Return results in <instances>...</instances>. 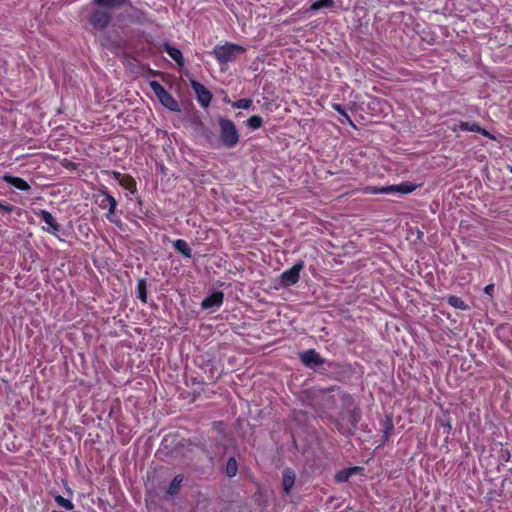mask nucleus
<instances>
[{"instance_id":"f257e3e1","label":"nucleus","mask_w":512,"mask_h":512,"mask_svg":"<svg viewBox=\"0 0 512 512\" xmlns=\"http://www.w3.org/2000/svg\"><path fill=\"white\" fill-rule=\"evenodd\" d=\"M246 52V48L232 43L226 42L223 45H216L213 49V55L218 63L223 66L235 61L238 57Z\"/></svg>"},{"instance_id":"f03ea898","label":"nucleus","mask_w":512,"mask_h":512,"mask_svg":"<svg viewBox=\"0 0 512 512\" xmlns=\"http://www.w3.org/2000/svg\"><path fill=\"white\" fill-rule=\"evenodd\" d=\"M220 140L227 148H233L239 143V133L235 124L225 118L219 119Z\"/></svg>"},{"instance_id":"7ed1b4c3","label":"nucleus","mask_w":512,"mask_h":512,"mask_svg":"<svg viewBox=\"0 0 512 512\" xmlns=\"http://www.w3.org/2000/svg\"><path fill=\"white\" fill-rule=\"evenodd\" d=\"M95 197L99 207L101 209H107L106 218L110 222H114V215L117 207L116 199L108 192L105 187L100 188Z\"/></svg>"},{"instance_id":"20e7f679","label":"nucleus","mask_w":512,"mask_h":512,"mask_svg":"<svg viewBox=\"0 0 512 512\" xmlns=\"http://www.w3.org/2000/svg\"><path fill=\"white\" fill-rule=\"evenodd\" d=\"M150 87L163 106L171 111H179V103L170 93L165 90V88L159 82H150Z\"/></svg>"},{"instance_id":"39448f33","label":"nucleus","mask_w":512,"mask_h":512,"mask_svg":"<svg viewBox=\"0 0 512 512\" xmlns=\"http://www.w3.org/2000/svg\"><path fill=\"white\" fill-rule=\"evenodd\" d=\"M415 186L408 183H400L397 185H389L383 187L370 186L367 187V192L371 194H391V193H400V194H409L415 190Z\"/></svg>"},{"instance_id":"423d86ee","label":"nucleus","mask_w":512,"mask_h":512,"mask_svg":"<svg viewBox=\"0 0 512 512\" xmlns=\"http://www.w3.org/2000/svg\"><path fill=\"white\" fill-rule=\"evenodd\" d=\"M304 268L302 261L295 263L290 269L283 271L279 277L281 286L289 287L295 285L300 278V272Z\"/></svg>"},{"instance_id":"0eeeda50","label":"nucleus","mask_w":512,"mask_h":512,"mask_svg":"<svg viewBox=\"0 0 512 512\" xmlns=\"http://www.w3.org/2000/svg\"><path fill=\"white\" fill-rule=\"evenodd\" d=\"M110 19V13L104 8H99L92 13L90 23L95 29L103 30L109 24Z\"/></svg>"},{"instance_id":"6e6552de","label":"nucleus","mask_w":512,"mask_h":512,"mask_svg":"<svg viewBox=\"0 0 512 512\" xmlns=\"http://www.w3.org/2000/svg\"><path fill=\"white\" fill-rule=\"evenodd\" d=\"M300 359L302 363L311 369H316L317 367L324 364V359L317 353L314 349H310L300 353Z\"/></svg>"},{"instance_id":"1a4fd4ad","label":"nucleus","mask_w":512,"mask_h":512,"mask_svg":"<svg viewBox=\"0 0 512 512\" xmlns=\"http://www.w3.org/2000/svg\"><path fill=\"white\" fill-rule=\"evenodd\" d=\"M191 87L197 96L198 102L203 107H208L212 99V94L210 91L206 89L204 85L195 80H191Z\"/></svg>"},{"instance_id":"9d476101","label":"nucleus","mask_w":512,"mask_h":512,"mask_svg":"<svg viewBox=\"0 0 512 512\" xmlns=\"http://www.w3.org/2000/svg\"><path fill=\"white\" fill-rule=\"evenodd\" d=\"M36 215L47 225L44 228L45 231L51 234H56L60 231L61 226L53 217V215L47 210H40L36 213Z\"/></svg>"},{"instance_id":"9b49d317","label":"nucleus","mask_w":512,"mask_h":512,"mask_svg":"<svg viewBox=\"0 0 512 512\" xmlns=\"http://www.w3.org/2000/svg\"><path fill=\"white\" fill-rule=\"evenodd\" d=\"M313 393L315 398L321 401L319 407L315 406L316 410L329 409L334 405V396L331 393L323 390H316Z\"/></svg>"},{"instance_id":"f8f14e48","label":"nucleus","mask_w":512,"mask_h":512,"mask_svg":"<svg viewBox=\"0 0 512 512\" xmlns=\"http://www.w3.org/2000/svg\"><path fill=\"white\" fill-rule=\"evenodd\" d=\"M224 295L222 292H214L207 296L201 303L203 309L219 308L223 303Z\"/></svg>"},{"instance_id":"ddd939ff","label":"nucleus","mask_w":512,"mask_h":512,"mask_svg":"<svg viewBox=\"0 0 512 512\" xmlns=\"http://www.w3.org/2000/svg\"><path fill=\"white\" fill-rule=\"evenodd\" d=\"M459 129L462 131H470V132H476L479 133L485 137H488L490 139H494L493 135L490 134L489 131L482 128L478 123L476 122H460L458 125Z\"/></svg>"},{"instance_id":"4468645a","label":"nucleus","mask_w":512,"mask_h":512,"mask_svg":"<svg viewBox=\"0 0 512 512\" xmlns=\"http://www.w3.org/2000/svg\"><path fill=\"white\" fill-rule=\"evenodd\" d=\"M163 49L177 63L178 66L182 67L184 65L182 52L178 48L173 47L169 43H164Z\"/></svg>"},{"instance_id":"2eb2a0df","label":"nucleus","mask_w":512,"mask_h":512,"mask_svg":"<svg viewBox=\"0 0 512 512\" xmlns=\"http://www.w3.org/2000/svg\"><path fill=\"white\" fill-rule=\"evenodd\" d=\"M3 180L13 186L14 188L18 189V190H21V191H28L30 190V185L22 178H19V177H14V176H9V175H5L3 177Z\"/></svg>"},{"instance_id":"dca6fc26","label":"nucleus","mask_w":512,"mask_h":512,"mask_svg":"<svg viewBox=\"0 0 512 512\" xmlns=\"http://www.w3.org/2000/svg\"><path fill=\"white\" fill-rule=\"evenodd\" d=\"M295 479H296V475L293 470L285 469L283 471L282 485H283V490L286 494H288L290 492V490L292 489V487L295 483Z\"/></svg>"},{"instance_id":"f3484780","label":"nucleus","mask_w":512,"mask_h":512,"mask_svg":"<svg viewBox=\"0 0 512 512\" xmlns=\"http://www.w3.org/2000/svg\"><path fill=\"white\" fill-rule=\"evenodd\" d=\"M174 249L182 254L186 258L192 257V250L189 247L188 243L183 239H177L173 242Z\"/></svg>"},{"instance_id":"a211bd4d","label":"nucleus","mask_w":512,"mask_h":512,"mask_svg":"<svg viewBox=\"0 0 512 512\" xmlns=\"http://www.w3.org/2000/svg\"><path fill=\"white\" fill-rule=\"evenodd\" d=\"M116 179L119 181L120 185L129 190L131 193L136 191V182L129 176H121L119 173L116 174Z\"/></svg>"},{"instance_id":"6ab92c4d","label":"nucleus","mask_w":512,"mask_h":512,"mask_svg":"<svg viewBox=\"0 0 512 512\" xmlns=\"http://www.w3.org/2000/svg\"><path fill=\"white\" fill-rule=\"evenodd\" d=\"M104 9L118 8L126 4L127 0H94Z\"/></svg>"},{"instance_id":"aec40b11","label":"nucleus","mask_w":512,"mask_h":512,"mask_svg":"<svg viewBox=\"0 0 512 512\" xmlns=\"http://www.w3.org/2000/svg\"><path fill=\"white\" fill-rule=\"evenodd\" d=\"M358 470H360L359 467H352V468L344 469L342 471H339L335 475V479L337 482L344 483V482L348 481V479L351 477V475L356 473Z\"/></svg>"},{"instance_id":"412c9836","label":"nucleus","mask_w":512,"mask_h":512,"mask_svg":"<svg viewBox=\"0 0 512 512\" xmlns=\"http://www.w3.org/2000/svg\"><path fill=\"white\" fill-rule=\"evenodd\" d=\"M447 302L450 306L460 309V310H467L468 305L462 300V298L458 296H449L447 299Z\"/></svg>"},{"instance_id":"4be33fe9","label":"nucleus","mask_w":512,"mask_h":512,"mask_svg":"<svg viewBox=\"0 0 512 512\" xmlns=\"http://www.w3.org/2000/svg\"><path fill=\"white\" fill-rule=\"evenodd\" d=\"M182 482H183V477L181 475L175 476L167 489V494H169V495L177 494Z\"/></svg>"},{"instance_id":"5701e85b","label":"nucleus","mask_w":512,"mask_h":512,"mask_svg":"<svg viewBox=\"0 0 512 512\" xmlns=\"http://www.w3.org/2000/svg\"><path fill=\"white\" fill-rule=\"evenodd\" d=\"M334 4V0H318L313 2L308 10L316 11L322 8H332Z\"/></svg>"},{"instance_id":"b1692460","label":"nucleus","mask_w":512,"mask_h":512,"mask_svg":"<svg viewBox=\"0 0 512 512\" xmlns=\"http://www.w3.org/2000/svg\"><path fill=\"white\" fill-rule=\"evenodd\" d=\"M233 108L236 109H250L253 105V101L249 98H242L231 103Z\"/></svg>"},{"instance_id":"393cba45","label":"nucleus","mask_w":512,"mask_h":512,"mask_svg":"<svg viewBox=\"0 0 512 512\" xmlns=\"http://www.w3.org/2000/svg\"><path fill=\"white\" fill-rule=\"evenodd\" d=\"M137 295H138V298L142 302H144V303L146 302L147 290H146V281L144 279L138 280V283H137Z\"/></svg>"},{"instance_id":"a878e982","label":"nucleus","mask_w":512,"mask_h":512,"mask_svg":"<svg viewBox=\"0 0 512 512\" xmlns=\"http://www.w3.org/2000/svg\"><path fill=\"white\" fill-rule=\"evenodd\" d=\"M246 124L251 129L256 130V129H259L263 125V119H262V117H260L258 115H254L246 121Z\"/></svg>"},{"instance_id":"bb28decb","label":"nucleus","mask_w":512,"mask_h":512,"mask_svg":"<svg viewBox=\"0 0 512 512\" xmlns=\"http://www.w3.org/2000/svg\"><path fill=\"white\" fill-rule=\"evenodd\" d=\"M238 465L234 458H230L226 464V474L228 477H234L237 474Z\"/></svg>"},{"instance_id":"cd10ccee","label":"nucleus","mask_w":512,"mask_h":512,"mask_svg":"<svg viewBox=\"0 0 512 512\" xmlns=\"http://www.w3.org/2000/svg\"><path fill=\"white\" fill-rule=\"evenodd\" d=\"M55 501L57 502V504L59 506H61L62 508L66 509V510L74 509V504L72 503V501L70 499L64 498L61 495L56 496Z\"/></svg>"},{"instance_id":"c85d7f7f","label":"nucleus","mask_w":512,"mask_h":512,"mask_svg":"<svg viewBox=\"0 0 512 512\" xmlns=\"http://www.w3.org/2000/svg\"><path fill=\"white\" fill-rule=\"evenodd\" d=\"M15 207L12 206V205H4L0 202V210L4 211V212H7V213H11L12 211H14Z\"/></svg>"},{"instance_id":"c756f323","label":"nucleus","mask_w":512,"mask_h":512,"mask_svg":"<svg viewBox=\"0 0 512 512\" xmlns=\"http://www.w3.org/2000/svg\"><path fill=\"white\" fill-rule=\"evenodd\" d=\"M334 108L336 111H338L341 115H343L349 122H351L348 114L341 108L340 105L336 104L334 105Z\"/></svg>"},{"instance_id":"7c9ffc66","label":"nucleus","mask_w":512,"mask_h":512,"mask_svg":"<svg viewBox=\"0 0 512 512\" xmlns=\"http://www.w3.org/2000/svg\"><path fill=\"white\" fill-rule=\"evenodd\" d=\"M492 290H493V286H492V285H488V286H486V287H485V292H486V293H488V294H489Z\"/></svg>"},{"instance_id":"2f4dec72","label":"nucleus","mask_w":512,"mask_h":512,"mask_svg":"<svg viewBox=\"0 0 512 512\" xmlns=\"http://www.w3.org/2000/svg\"><path fill=\"white\" fill-rule=\"evenodd\" d=\"M509 170L512 172V166L509 167Z\"/></svg>"}]
</instances>
